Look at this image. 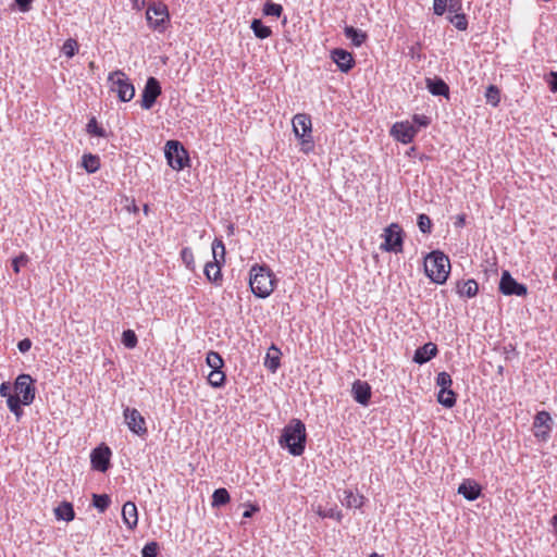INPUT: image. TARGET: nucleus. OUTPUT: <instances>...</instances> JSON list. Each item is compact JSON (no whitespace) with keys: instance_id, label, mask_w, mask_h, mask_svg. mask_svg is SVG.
<instances>
[{"instance_id":"423d86ee","label":"nucleus","mask_w":557,"mask_h":557,"mask_svg":"<svg viewBox=\"0 0 557 557\" xmlns=\"http://www.w3.org/2000/svg\"><path fill=\"white\" fill-rule=\"evenodd\" d=\"M164 154L168 164L175 171H182L189 166L188 151L178 140H169L165 144Z\"/></svg>"},{"instance_id":"ea45409f","label":"nucleus","mask_w":557,"mask_h":557,"mask_svg":"<svg viewBox=\"0 0 557 557\" xmlns=\"http://www.w3.org/2000/svg\"><path fill=\"white\" fill-rule=\"evenodd\" d=\"M138 343L137 335L133 330H125L122 333V344L128 348H135Z\"/></svg>"},{"instance_id":"f8f14e48","label":"nucleus","mask_w":557,"mask_h":557,"mask_svg":"<svg viewBox=\"0 0 557 557\" xmlns=\"http://www.w3.org/2000/svg\"><path fill=\"white\" fill-rule=\"evenodd\" d=\"M123 416L131 432L140 437L147 435L148 429L146 420L137 409L126 407L123 411Z\"/></svg>"},{"instance_id":"f704fd0d","label":"nucleus","mask_w":557,"mask_h":557,"mask_svg":"<svg viewBox=\"0 0 557 557\" xmlns=\"http://www.w3.org/2000/svg\"><path fill=\"white\" fill-rule=\"evenodd\" d=\"M206 362L211 370H220L224 367V360L221 355L216 351L210 350L207 354Z\"/></svg>"},{"instance_id":"864d4df0","label":"nucleus","mask_w":557,"mask_h":557,"mask_svg":"<svg viewBox=\"0 0 557 557\" xmlns=\"http://www.w3.org/2000/svg\"><path fill=\"white\" fill-rule=\"evenodd\" d=\"M33 0H15L21 12H28L32 8Z\"/></svg>"},{"instance_id":"37998d69","label":"nucleus","mask_w":557,"mask_h":557,"mask_svg":"<svg viewBox=\"0 0 557 557\" xmlns=\"http://www.w3.org/2000/svg\"><path fill=\"white\" fill-rule=\"evenodd\" d=\"M417 224L421 233L430 234L432 232V221L429 215L424 213L419 214Z\"/></svg>"},{"instance_id":"680f3d73","label":"nucleus","mask_w":557,"mask_h":557,"mask_svg":"<svg viewBox=\"0 0 557 557\" xmlns=\"http://www.w3.org/2000/svg\"><path fill=\"white\" fill-rule=\"evenodd\" d=\"M553 525V532L557 534V523L552 524Z\"/></svg>"},{"instance_id":"cd10ccee","label":"nucleus","mask_w":557,"mask_h":557,"mask_svg":"<svg viewBox=\"0 0 557 557\" xmlns=\"http://www.w3.org/2000/svg\"><path fill=\"white\" fill-rule=\"evenodd\" d=\"M437 401L445 408H453L457 401V394L451 389H440Z\"/></svg>"},{"instance_id":"e2e57ef3","label":"nucleus","mask_w":557,"mask_h":557,"mask_svg":"<svg viewBox=\"0 0 557 557\" xmlns=\"http://www.w3.org/2000/svg\"><path fill=\"white\" fill-rule=\"evenodd\" d=\"M369 557H383V556L379 555L377 553H372Z\"/></svg>"},{"instance_id":"6ab92c4d","label":"nucleus","mask_w":557,"mask_h":557,"mask_svg":"<svg viewBox=\"0 0 557 557\" xmlns=\"http://www.w3.org/2000/svg\"><path fill=\"white\" fill-rule=\"evenodd\" d=\"M437 352V346L434 343L429 342L416 349L412 360L418 364H424L432 358L436 357Z\"/></svg>"},{"instance_id":"2f4dec72","label":"nucleus","mask_w":557,"mask_h":557,"mask_svg":"<svg viewBox=\"0 0 557 557\" xmlns=\"http://www.w3.org/2000/svg\"><path fill=\"white\" fill-rule=\"evenodd\" d=\"M226 375L220 370H211L208 375V383L214 388H221L225 385Z\"/></svg>"},{"instance_id":"72a5a7b5","label":"nucleus","mask_w":557,"mask_h":557,"mask_svg":"<svg viewBox=\"0 0 557 557\" xmlns=\"http://www.w3.org/2000/svg\"><path fill=\"white\" fill-rule=\"evenodd\" d=\"M86 131L91 136L101 137V138L108 137L106 129L98 124L95 116H92L88 121V123L86 125Z\"/></svg>"},{"instance_id":"393cba45","label":"nucleus","mask_w":557,"mask_h":557,"mask_svg":"<svg viewBox=\"0 0 557 557\" xmlns=\"http://www.w3.org/2000/svg\"><path fill=\"white\" fill-rule=\"evenodd\" d=\"M344 34H345L346 38L351 40V44L355 47L362 46L368 38L367 33H364L363 30L356 28L354 26H346L344 28Z\"/></svg>"},{"instance_id":"09e8293b","label":"nucleus","mask_w":557,"mask_h":557,"mask_svg":"<svg viewBox=\"0 0 557 557\" xmlns=\"http://www.w3.org/2000/svg\"><path fill=\"white\" fill-rule=\"evenodd\" d=\"M448 0H434L433 10L434 14L443 15L447 10Z\"/></svg>"},{"instance_id":"6e6552de","label":"nucleus","mask_w":557,"mask_h":557,"mask_svg":"<svg viewBox=\"0 0 557 557\" xmlns=\"http://www.w3.org/2000/svg\"><path fill=\"white\" fill-rule=\"evenodd\" d=\"M384 242L380 245V249L386 252H401L404 248V231L397 223H392L384 228L382 234Z\"/></svg>"},{"instance_id":"f257e3e1","label":"nucleus","mask_w":557,"mask_h":557,"mask_svg":"<svg viewBox=\"0 0 557 557\" xmlns=\"http://www.w3.org/2000/svg\"><path fill=\"white\" fill-rule=\"evenodd\" d=\"M307 433L306 425L299 419H292L282 431L278 444L288 450L293 456H301L306 448Z\"/></svg>"},{"instance_id":"b1692460","label":"nucleus","mask_w":557,"mask_h":557,"mask_svg":"<svg viewBox=\"0 0 557 557\" xmlns=\"http://www.w3.org/2000/svg\"><path fill=\"white\" fill-rule=\"evenodd\" d=\"M479 292V284L475 280L471 278L468 281L459 282L457 284V293L461 297L473 298Z\"/></svg>"},{"instance_id":"a211bd4d","label":"nucleus","mask_w":557,"mask_h":557,"mask_svg":"<svg viewBox=\"0 0 557 557\" xmlns=\"http://www.w3.org/2000/svg\"><path fill=\"white\" fill-rule=\"evenodd\" d=\"M371 386L368 382L356 380L351 386V396L358 404L368 406L371 399Z\"/></svg>"},{"instance_id":"603ef678","label":"nucleus","mask_w":557,"mask_h":557,"mask_svg":"<svg viewBox=\"0 0 557 557\" xmlns=\"http://www.w3.org/2000/svg\"><path fill=\"white\" fill-rule=\"evenodd\" d=\"M11 384L9 382H3L1 383L0 385V396L1 397H4V398H8L10 396H12L13 394L11 393Z\"/></svg>"},{"instance_id":"4be33fe9","label":"nucleus","mask_w":557,"mask_h":557,"mask_svg":"<svg viewBox=\"0 0 557 557\" xmlns=\"http://www.w3.org/2000/svg\"><path fill=\"white\" fill-rule=\"evenodd\" d=\"M281 350L272 345L265 355L263 364L272 373H275L281 366Z\"/></svg>"},{"instance_id":"a18cd8bd","label":"nucleus","mask_w":557,"mask_h":557,"mask_svg":"<svg viewBox=\"0 0 557 557\" xmlns=\"http://www.w3.org/2000/svg\"><path fill=\"white\" fill-rule=\"evenodd\" d=\"M159 544L157 542L147 543L141 549V557H157Z\"/></svg>"},{"instance_id":"bf43d9fd","label":"nucleus","mask_w":557,"mask_h":557,"mask_svg":"<svg viewBox=\"0 0 557 557\" xmlns=\"http://www.w3.org/2000/svg\"><path fill=\"white\" fill-rule=\"evenodd\" d=\"M127 527L129 530L133 531L137 527V524L129 523V524H127Z\"/></svg>"},{"instance_id":"0e129e2a","label":"nucleus","mask_w":557,"mask_h":557,"mask_svg":"<svg viewBox=\"0 0 557 557\" xmlns=\"http://www.w3.org/2000/svg\"><path fill=\"white\" fill-rule=\"evenodd\" d=\"M503 370H504L503 366H499V367H498V373H500V374H502V373H503Z\"/></svg>"},{"instance_id":"5fc2aeb1","label":"nucleus","mask_w":557,"mask_h":557,"mask_svg":"<svg viewBox=\"0 0 557 557\" xmlns=\"http://www.w3.org/2000/svg\"><path fill=\"white\" fill-rule=\"evenodd\" d=\"M32 347V341L29 338H24L17 343V348L21 352H27Z\"/></svg>"},{"instance_id":"a878e982","label":"nucleus","mask_w":557,"mask_h":557,"mask_svg":"<svg viewBox=\"0 0 557 557\" xmlns=\"http://www.w3.org/2000/svg\"><path fill=\"white\" fill-rule=\"evenodd\" d=\"M53 511L58 520L71 522L75 518L73 505L69 502H62Z\"/></svg>"},{"instance_id":"de8ad7c7","label":"nucleus","mask_w":557,"mask_h":557,"mask_svg":"<svg viewBox=\"0 0 557 557\" xmlns=\"http://www.w3.org/2000/svg\"><path fill=\"white\" fill-rule=\"evenodd\" d=\"M412 121L418 126L417 127L418 129H419V127H426L431 123L430 117L424 114H414L412 116Z\"/></svg>"},{"instance_id":"5701e85b","label":"nucleus","mask_w":557,"mask_h":557,"mask_svg":"<svg viewBox=\"0 0 557 557\" xmlns=\"http://www.w3.org/2000/svg\"><path fill=\"white\" fill-rule=\"evenodd\" d=\"M364 496L352 490H345L343 492L342 504L347 508H360L364 503Z\"/></svg>"},{"instance_id":"49530a36","label":"nucleus","mask_w":557,"mask_h":557,"mask_svg":"<svg viewBox=\"0 0 557 557\" xmlns=\"http://www.w3.org/2000/svg\"><path fill=\"white\" fill-rule=\"evenodd\" d=\"M28 262V257L25 253H21L12 260V269L15 273L20 272L22 265Z\"/></svg>"},{"instance_id":"8fccbe9b","label":"nucleus","mask_w":557,"mask_h":557,"mask_svg":"<svg viewBox=\"0 0 557 557\" xmlns=\"http://www.w3.org/2000/svg\"><path fill=\"white\" fill-rule=\"evenodd\" d=\"M546 83L552 92H557V72L552 71L546 78Z\"/></svg>"},{"instance_id":"13d9d810","label":"nucleus","mask_w":557,"mask_h":557,"mask_svg":"<svg viewBox=\"0 0 557 557\" xmlns=\"http://www.w3.org/2000/svg\"><path fill=\"white\" fill-rule=\"evenodd\" d=\"M457 226H463L465 225V216L460 215L458 216V221L456 222Z\"/></svg>"},{"instance_id":"bb28decb","label":"nucleus","mask_w":557,"mask_h":557,"mask_svg":"<svg viewBox=\"0 0 557 557\" xmlns=\"http://www.w3.org/2000/svg\"><path fill=\"white\" fill-rule=\"evenodd\" d=\"M82 166L89 174L96 173L100 169V158L97 154L85 153L82 157Z\"/></svg>"},{"instance_id":"7c9ffc66","label":"nucleus","mask_w":557,"mask_h":557,"mask_svg":"<svg viewBox=\"0 0 557 557\" xmlns=\"http://www.w3.org/2000/svg\"><path fill=\"white\" fill-rule=\"evenodd\" d=\"M123 522H138L137 507L133 502H126L121 510Z\"/></svg>"},{"instance_id":"2eb2a0df","label":"nucleus","mask_w":557,"mask_h":557,"mask_svg":"<svg viewBox=\"0 0 557 557\" xmlns=\"http://www.w3.org/2000/svg\"><path fill=\"white\" fill-rule=\"evenodd\" d=\"M552 417L547 411H540L535 414L533 421V434L542 442H546L549 438L552 432Z\"/></svg>"},{"instance_id":"c9c22d12","label":"nucleus","mask_w":557,"mask_h":557,"mask_svg":"<svg viewBox=\"0 0 557 557\" xmlns=\"http://www.w3.org/2000/svg\"><path fill=\"white\" fill-rule=\"evenodd\" d=\"M111 504V498L107 494H94L92 495V506L97 508L100 512L106 511Z\"/></svg>"},{"instance_id":"c85d7f7f","label":"nucleus","mask_w":557,"mask_h":557,"mask_svg":"<svg viewBox=\"0 0 557 557\" xmlns=\"http://www.w3.org/2000/svg\"><path fill=\"white\" fill-rule=\"evenodd\" d=\"M250 28L252 29L253 35L259 39H265L272 35V29L264 25L263 22L259 18L252 20Z\"/></svg>"},{"instance_id":"ddd939ff","label":"nucleus","mask_w":557,"mask_h":557,"mask_svg":"<svg viewBox=\"0 0 557 557\" xmlns=\"http://www.w3.org/2000/svg\"><path fill=\"white\" fill-rule=\"evenodd\" d=\"M161 91L162 89L160 82L153 76L148 77L141 92V108L145 110L151 109L154 106L158 97L161 95Z\"/></svg>"},{"instance_id":"4468645a","label":"nucleus","mask_w":557,"mask_h":557,"mask_svg":"<svg viewBox=\"0 0 557 557\" xmlns=\"http://www.w3.org/2000/svg\"><path fill=\"white\" fill-rule=\"evenodd\" d=\"M111 456L112 451L106 444H100L94 448L90 454V462L92 469L102 473L107 472L110 468Z\"/></svg>"},{"instance_id":"4d7b16f0","label":"nucleus","mask_w":557,"mask_h":557,"mask_svg":"<svg viewBox=\"0 0 557 557\" xmlns=\"http://www.w3.org/2000/svg\"><path fill=\"white\" fill-rule=\"evenodd\" d=\"M320 515L322 518H332L337 520H341L342 518L339 511H335L333 509H330L329 512H321Z\"/></svg>"},{"instance_id":"f03ea898","label":"nucleus","mask_w":557,"mask_h":557,"mask_svg":"<svg viewBox=\"0 0 557 557\" xmlns=\"http://www.w3.org/2000/svg\"><path fill=\"white\" fill-rule=\"evenodd\" d=\"M450 261L448 257L440 251L433 250L424 258V272L435 284H444L449 275Z\"/></svg>"},{"instance_id":"0eeeda50","label":"nucleus","mask_w":557,"mask_h":557,"mask_svg":"<svg viewBox=\"0 0 557 557\" xmlns=\"http://www.w3.org/2000/svg\"><path fill=\"white\" fill-rule=\"evenodd\" d=\"M108 81L111 83V90L116 94L122 102L131 101L135 96V87L126 74L120 70L109 74Z\"/></svg>"},{"instance_id":"1a4fd4ad","label":"nucleus","mask_w":557,"mask_h":557,"mask_svg":"<svg viewBox=\"0 0 557 557\" xmlns=\"http://www.w3.org/2000/svg\"><path fill=\"white\" fill-rule=\"evenodd\" d=\"M146 18L150 27L163 32L170 22L168 7L162 2H152L148 5Z\"/></svg>"},{"instance_id":"c03bdc74","label":"nucleus","mask_w":557,"mask_h":557,"mask_svg":"<svg viewBox=\"0 0 557 557\" xmlns=\"http://www.w3.org/2000/svg\"><path fill=\"white\" fill-rule=\"evenodd\" d=\"M436 385L440 389H449L453 385V380L449 373L443 371L440 372L436 376Z\"/></svg>"},{"instance_id":"9d476101","label":"nucleus","mask_w":557,"mask_h":557,"mask_svg":"<svg viewBox=\"0 0 557 557\" xmlns=\"http://www.w3.org/2000/svg\"><path fill=\"white\" fill-rule=\"evenodd\" d=\"M14 394L22 396L24 399V406L33 404L36 395L35 380L26 373L17 375L14 382Z\"/></svg>"},{"instance_id":"f3484780","label":"nucleus","mask_w":557,"mask_h":557,"mask_svg":"<svg viewBox=\"0 0 557 557\" xmlns=\"http://www.w3.org/2000/svg\"><path fill=\"white\" fill-rule=\"evenodd\" d=\"M331 59L343 73H348L356 64L350 52L342 48H335L331 51Z\"/></svg>"},{"instance_id":"7ed1b4c3","label":"nucleus","mask_w":557,"mask_h":557,"mask_svg":"<svg viewBox=\"0 0 557 557\" xmlns=\"http://www.w3.org/2000/svg\"><path fill=\"white\" fill-rule=\"evenodd\" d=\"M249 285L256 297L267 298L274 290L275 278L268 267L255 265L250 270Z\"/></svg>"},{"instance_id":"69168bd1","label":"nucleus","mask_w":557,"mask_h":557,"mask_svg":"<svg viewBox=\"0 0 557 557\" xmlns=\"http://www.w3.org/2000/svg\"><path fill=\"white\" fill-rule=\"evenodd\" d=\"M134 1V7H138V0H133Z\"/></svg>"},{"instance_id":"6e6d98bb","label":"nucleus","mask_w":557,"mask_h":557,"mask_svg":"<svg viewBox=\"0 0 557 557\" xmlns=\"http://www.w3.org/2000/svg\"><path fill=\"white\" fill-rule=\"evenodd\" d=\"M460 1L459 0H448V3H447V10L449 12H454V13H458V11L460 10Z\"/></svg>"},{"instance_id":"20e7f679","label":"nucleus","mask_w":557,"mask_h":557,"mask_svg":"<svg viewBox=\"0 0 557 557\" xmlns=\"http://www.w3.org/2000/svg\"><path fill=\"white\" fill-rule=\"evenodd\" d=\"M293 132L300 140V150L304 153H310L314 149L312 137V123L309 114L298 113L293 117Z\"/></svg>"},{"instance_id":"052dcab7","label":"nucleus","mask_w":557,"mask_h":557,"mask_svg":"<svg viewBox=\"0 0 557 557\" xmlns=\"http://www.w3.org/2000/svg\"><path fill=\"white\" fill-rule=\"evenodd\" d=\"M550 522L557 523V513L555 516H553V518L550 519Z\"/></svg>"},{"instance_id":"9b49d317","label":"nucleus","mask_w":557,"mask_h":557,"mask_svg":"<svg viewBox=\"0 0 557 557\" xmlns=\"http://www.w3.org/2000/svg\"><path fill=\"white\" fill-rule=\"evenodd\" d=\"M498 288L506 296L523 297L528 294L527 285L517 282L507 270L502 273Z\"/></svg>"},{"instance_id":"dca6fc26","label":"nucleus","mask_w":557,"mask_h":557,"mask_svg":"<svg viewBox=\"0 0 557 557\" xmlns=\"http://www.w3.org/2000/svg\"><path fill=\"white\" fill-rule=\"evenodd\" d=\"M418 133V128L410 122H396L391 128V135L403 144H410Z\"/></svg>"},{"instance_id":"473e14b6","label":"nucleus","mask_w":557,"mask_h":557,"mask_svg":"<svg viewBox=\"0 0 557 557\" xmlns=\"http://www.w3.org/2000/svg\"><path fill=\"white\" fill-rule=\"evenodd\" d=\"M230 493L226 488L220 487L216 488L212 494V506L213 507H221L226 505L230 502Z\"/></svg>"},{"instance_id":"4c0bfd02","label":"nucleus","mask_w":557,"mask_h":557,"mask_svg":"<svg viewBox=\"0 0 557 557\" xmlns=\"http://www.w3.org/2000/svg\"><path fill=\"white\" fill-rule=\"evenodd\" d=\"M78 49L79 45L77 40L74 38H69L64 41L61 51L66 58L71 59L78 52Z\"/></svg>"},{"instance_id":"79ce46f5","label":"nucleus","mask_w":557,"mask_h":557,"mask_svg":"<svg viewBox=\"0 0 557 557\" xmlns=\"http://www.w3.org/2000/svg\"><path fill=\"white\" fill-rule=\"evenodd\" d=\"M449 22L458 29L466 30L468 27V20L466 14L463 13H455V15L449 17Z\"/></svg>"},{"instance_id":"3c124183","label":"nucleus","mask_w":557,"mask_h":557,"mask_svg":"<svg viewBox=\"0 0 557 557\" xmlns=\"http://www.w3.org/2000/svg\"><path fill=\"white\" fill-rule=\"evenodd\" d=\"M258 505H248L242 513L245 519L251 518L257 511H259Z\"/></svg>"},{"instance_id":"c756f323","label":"nucleus","mask_w":557,"mask_h":557,"mask_svg":"<svg viewBox=\"0 0 557 557\" xmlns=\"http://www.w3.org/2000/svg\"><path fill=\"white\" fill-rule=\"evenodd\" d=\"M7 405L10 411L15 416L16 420H20L24 413L22 409V405H24V399L14 394L7 398Z\"/></svg>"},{"instance_id":"39448f33","label":"nucleus","mask_w":557,"mask_h":557,"mask_svg":"<svg viewBox=\"0 0 557 557\" xmlns=\"http://www.w3.org/2000/svg\"><path fill=\"white\" fill-rule=\"evenodd\" d=\"M213 261H209L205 265L203 273L207 280L215 286L222 285L221 264L224 263L225 247L221 239L215 238L212 243Z\"/></svg>"},{"instance_id":"338daca9","label":"nucleus","mask_w":557,"mask_h":557,"mask_svg":"<svg viewBox=\"0 0 557 557\" xmlns=\"http://www.w3.org/2000/svg\"><path fill=\"white\" fill-rule=\"evenodd\" d=\"M554 276H555V278L557 280V268H556V271H555V275H554Z\"/></svg>"},{"instance_id":"a19ab883","label":"nucleus","mask_w":557,"mask_h":557,"mask_svg":"<svg viewBox=\"0 0 557 557\" xmlns=\"http://www.w3.org/2000/svg\"><path fill=\"white\" fill-rule=\"evenodd\" d=\"M181 259L188 270H195V259L191 248L184 247L181 251Z\"/></svg>"},{"instance_id":"e433bc0d","label":"nucleus","mask_w":557,"mask_h":557,"mask_svg":"<svg viewBox=\"0 0 557 557\" xmlns=\"http://www.w3.org/2000/svg\"><path fill=\"white\" fill-rule=\"evenodd\" d=\"M486 102L493 107H497L500 102V90L495 85H490L485 91Z\"/></svg>"},{"instance_id":"58836bf2","label":"nucleus","mask_w":557,"mask_h":557,"mask_svg":"<svg viewBox=\"0 0 557 557\" xmlns=\"http://www.w3.org/2000/svg\"><path fill=\"white\" fill-rule=\"evenodd\" d=\"M262 12L267 16L280 17L283 13V7L269 0L264 3Z\"/></svg>"},{"instance_id":"aec40b11","label":"nucleus","mask_w":557,"mask_h":557,"mask_svg":"<svg viewBox=\"0 0 557 557\" xmlns=\"http://www.w3.org/2000/svg\"><path fill=\"white\" fill-rule=\"evenodd\" d=\"M425 85L430 94L433 96H443L448 98L449 86L441 77H426Z\"/></svg>"},{"instance_id":"412c9836","label":"nucleus","mask_w":557,"mask_h":557,"mask_svg":"<svg viewBox=\"0 0 557 557\" xmlns=\"http://www.w3.org/2000/svg\"><path fill=\"white\" fill-rule=\"evenodd\" d=\"M458 493L468 500H475L481 495V486L474 480L467 479L459 485Z\"/></svg>"}]
</instances>
